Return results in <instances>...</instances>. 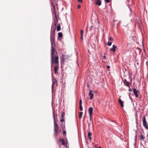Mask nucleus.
Returning <instances> with one entry per match:
<instances>
[{
	"mask_svg": "<svg viewBox=\"0 0 148 148\" xmlns=\"http://www.w3.org/2000/svg\"><path fill=\"white\" fill-rule=\"evenodd\" d=\"M54 121V134L55 136H57L59 134V130L58 128V125L55 122V119L54 115L53 116Z\"/></svg>",
	"mask_w": 148,
	"mask_h": 148,
	"instance_id": "obj_1",
	"label": "nucleus"
},
{
	"mask_svg": "<svg viewBox=\"0 0 148 148\" xmlns=\"http://www.w3.org/2000/svg\"><path fill=\"white\" fill-rule=\"evenodd\" d=\"M57 54L51 55V64L53 63L55 65L59 64L58 57Z\"/></svg>",
	"mask_w": 148,
	"mask_h": 148,
	"instance_id": "obj_2",
	"label": "nucleus"
},
{
	"mask_svg": "<svg viewBox=\"0 0 148 148\" xmlns=\"http://www.w3.org/2000/svg\"><path fill=\"white\" fill-rule=\"evenodd\" d=\"M58 22V18L57 16V15L56 14H55V18L54 19V21H53V24H54V29L53 30V33H54L55 32V29H56V27L57 25V24Z\"/></svg>",
	"mask_w": 148,
	"mask_h": 148,
	"instance_id": "obj_3",
	"label": "nucleus"
},
{
	"mask_svg": "<svg viewBox=\"0 0 148 148\" xmlns=\"http://www.w3.org/2000/svg\"><path fill=\"white\" fill-rule=\"evenodd\" d=\"M143 126L147 129H148V126L147 125V122L146 120L145 116H144L143 119Z\"/></svg>",
	"mask_w": 148,
	"mask_h": 148,
	"instance_id": "obj_4",
	"label": "nucleus"
},
{
	"mask_svg": "<svg viewBox=\"0 0 148 148\" xmlns=\"http://www.w3.org/2000/svg\"><path fill=\"white\" fill-rule=\"evenodd\" d=\"M54 34L55 32L53 33V32H51L50 36V40L52 45V42H53V43H54Z\"/></svg>",
	"mask_w": 148,
	"mask_h": 148,
	"instance_id": "obj_5",
	"label": "nucleus"
},
{
	"mask_svg": "<svg viewBox=\"0 0 148 148\" xmlns=\"http://www.w3.org/2000/svg\"><path fill=\"white\" fill-rule=\"evenodd\" d=\"M133 93L136 97L137 98L138 97V93L139 92V91L138 90H136L135 88H134L133 89Z\"/></svg>",
	"mask_w": 148,
	"mask_h": 148,
	"instance_id": "obj_6",
	"label": "nucleus"
},
{
	"mask_svg": "<svg viewBox=\"0 0 148 148\" xmlns=\"http://www.w3.org/2000/svg\"><path fill=\"white\" fill-rule=\"evenodd\" d=\"M57 52L56 51L54 47L52 45L51 49V55L57 54Z\"/></svg>",
	"mask_w": 148,
	"mask_h": 148,
	"instance_id": "obj_7",
	"label": "nucleus"
},
{
	"mask_svg": "<svg viewBox=\"0 0 148 148\" xmlns=\"http://www.w3.org/2000/svg\"><path fill=\"white\" fill-rule=\"evenodd\" d=\"M93 111V108L92 107H90L88 110V112L89 114L90 119L91 120L92 115V112Z\"/></svg>",
	"mask_w": 148,
	"mask_h": 148,
	"instance_id": "obj_8",
	"label": "nucleus"
},
{
	"mask_svg": "<svg viewBox=\"0 0 148 148\" xmlns=\"http://www.w3.org/2000/svg\"><path fill=\"white\" fill-rule=\"evenodd\" d=\"M55 65V66L54 68V71L55 74H57L58 73V71L59 64H56Z\"/></svg>",
	"mask_w": 148,
	"mask_h": 148,
	"instance_id": "obj_9",
	"label": "nucleus"
},
{
	"mask_svg": "<svg viewBox=\"0 0 148 148\" xmlns=\"http://www.w3.org/2000/svg\"><path fill=\"white\" fill-rule=\"evenodd\" d=\"M89 95L90 97V99H92L93 98L94 94L92 93L91 90H90L89 93Z\"/></svg>",
	"mask_w": 148,
	"mask_h": 148,
	"instance_id": "obj_10",
	"label": "nucleus"
},
{
	"mask_svg": "<svg viewBox=\"0 0 148 148\" xmlns=\"http://www.w3.org/2000/svg\"><path fill=\"white\" fill-rule=\"evenodd\" d=\"M116 45H113L112 46V47L110 49V51H112L114 52L116 51Z\"/></svg>",
	"mask_w": 148,
	"mask_h": 148,
	"instance_id": "obj_11",
	"label": "nucleus"
},
{
	"mask_svg": "<svg viewBox=\"0 0 148 148\" xmlns=\"http://www.w3.org/2000/svg\"><path fill=\"white\" fill-rule=\"evenodd\" d=\"M123 82L125 85L127 86L129 88L130 87L129 86V83L127 81L126 79H125L123 81Z\"/></svg>",
	"mask_w": 148,
	"mask_h": 148,
	"instance_id": "obj_12",
	"label": "nucleus"
},
{
	"mask_svg": "<svg viewBox=\"0 0 148 148\" xmlns=\"http://www.w3.org/2000/svg\"><path fill=\"white\" fill-rule=\"evenodd\" d=\"M121 106L123 108V102L121 100V99H119L118 100Z\"/></svg>",
	"mask_w": 148,
	"mask_h": 148,
	"instance_id": "obj_13",
	"label": "nucleus"
},
{
	"mask_svg": "<svg viewBox=\"0 0 148 148\" xmlns=\"http://www.w3.org/2000/svg\"><path fill=\"white\" fill-rule=\"evenodd\" d=\"M59 141L61 143L62 145H66L64 143V139H60Z\"/></svg>",
	"mask_w": 148,
	"mask_h": 148,
	"instance_id": "obj_14",
	"label": "nucleus"
},
{
	"mask_svg": "<svg viewBox=\"0 0 148 148\" xmlns=\"http://www.w3.org/2000/svg\"><path fill=\"white\" fill-rule=\"evenodd\" d=\"M51 4L53 8L55 14L56 13V12H55L56 8H55V5H54V3H53V2H51Z\"/></svg>",
	"mask_w": 148,
	"mask_h": 148,
	"instance_id": "obj_15",
	"label": "nucleus"
},
{
	"mask_svg": "<svg viewBox=\"0 0 148 148\" xmlns=\"http://www.w3.org/2000/svg\"><path fill=\"white\" fill-rule=\"evenodd\" d=\"M95 3L97 5L100 6L101 4V2L100 0H97Z\"/></svg>",
	"mask_w": 148,
	"mask_h": 148,
	"instance_id": "obj_16",
	"label": "nucleus"
},
{
	"mask_svg": "<svg viewBox=\"0 0 148 148\" xmlns=\"http://www.w3.org/2000/svg\"><path fill=\"white\" fill-rule=\"evenodd\" d=\"M61 29V27L60 24H58L57 27V30L58 31H60Z\"/></svg>",
	"mask_w": 148,
	"mask_h": 148,
	"instance_id": "obj_17",
	"label": "nucleus"
},
{
	"mask_svg": "<svg viewBox=\"0 0 148 148\" xmlns=\"http://www.w3.org/2000/svg\"><path fill=\"white\" fill-rule=\"evenodd\" d=\"M92 135V133L90 132H88V137L90 140L92 139V138L91 137V136Z\"/></svg>",
	"mask_w": 148,
	"mask_h": 148,
	"instance_id": "obj_18",
	"label": "nucleus"
},
{
	"mask_svg": "<svg viewBox=\"0 0 148 148\" xmlns=\"http://www.w3.org/2000/svg\"><path fill=\"white\" fill-rule=\"evenodd\" d=\"M145 138V137L144 136H143V135L142 134H141L140 135V140H142V141L144 140Z\"/></svg>",
	"mask_w": 148,
	"mask_h": 148,
	"instance_id": "obj_19",
	"label": "nucleus"
},
{
	"mask_svg": "<svg viewBox=\"0 0 148 148\" xmlns=\"http://www.w3.org/2000/svg\"><path fill=\"white\" fill-rule=\"evenodd\" d=\"M57 82V81L56 80H55L53 81V82L52 84V88L53 89L54 87V84Z\"/></svg>",
	"mask_w": 148,
	"mask_h": 148,
	"instance_id": "obj_20",
	"label": "nucleus"
},
{
	"mask_svg": "<svg viewBox=\"0 0 148 148\" xmlns=\"http://www.w3.org/2000/svg\"><path fill=\"white\" fill-rule=\"evenodd\" d=\"M83 114V112H80L79 113V119H81L82 117V115Z\"/></svg>",
	"mask_w": 148,
	"mask_h": 148,
	"instance_id": "obj_21",
	"label": "nucleus"
},
{
	"mask_svg": "<svg viewBox=\"0 0 148 148\" xmlns=\"http://www.w3.org/2000/svg\"><path fill=\"white\" fill-rule=\"evenodd\" d=\"M59 38H61L62 36V34L61 32H59L58 33Z\"/></svg>",
	"mask_w": 148,
	"mask_h": 148,
	"instance_id": "obj_22",
	"label": "nucleus"
},
{
	"mask_svg": "<svg viewBox=\"0 0 148 148\" xmlns=\"http://www.w3.org/2000/svg\"><path fill=\"white\" fill-rule=\"evenodd\" d=\"M79 109L81 111H82L83 110V108L82 105L79 106Z\"/></svg>",
	"mask_w": 148,
	"mask_h": 148,
	"instance_id": "obj_23",
	"label": "nucleus"
},
{
	"mask_svg": "<svg viewBox=\"0 0 148 148\" xmlns=\"http://www.w3.org/2000/svg\"><path fill=\"white\" fill-rule=\"evenodd\" d=\"M112 45V42H108L107 43V45L108 46H110Z\"/></svg>",
	"mask_w": 148,
	"mask_h": 148,
	"instance_id": "obj_24",
	"label": "nucleus"
},
{
	"mask_svg": "<svg viewBox=\"0 0 148 148\" xmlns=\"http://www.w3.org/2000/svg\"><path fill=\"white\" fill-rule=\"evenodd\" d=\"M84 31L82 30H81L80 31V34L81 36H83Z\"/></svg>",
	"mask_w": 148,
	"mask_h": 148,
	"instance_id": "obj_25",
	"label": "nucleus"
},
{
	"mask_svg": "<svg viewBox=\"0 0 148 148\" xmlns=\"http://www.w3.org/2000/svg\"><path fill=\"white\" fill-rule=\"evenodd\" d=\"M65 114L64 112H63L62 113V117L64 118V117Z\"/></svg>",
	"mask_w": 148,
	"mask_h": 148,
	"instance_id": "obj_26",
	"label": "nucleus"
},
{
	"mask_svg": "<svg viewBox=\"0 0 148 148\" xmlns=\"http://www.w3.org/2000/svg\"><path fill=\"white\" fill-rule=\"evenodd\" d=\"M109 40H110V41H113L114 40V39L112 37H110L109 38Z\"/></svg>",
	"mask_w": 148,
	"mask_h": 148,
	"instance_id": "obj_27",
	"label": "nucleus"
},
{
	"mask_svg": "<svg viewBox=\"0 0 148 148\" xmlns=\"http://www.w3.org/2000/svg\"><path fill=\"white\" fill-rule=\"evenodd\" d=\"M82 100L81 99H80L79 100V106L82 105Z\"/></svg>",
	"mask_w": 148,
	"mask_h": 148,
	"instance_id": "obj_28",
	"label": "nucleus"
},
{
	"mask_svg": "<svg viewBox=\"0 0 148 148\" xmlns=\"http://www.w3.org/2000/svg\"><path fill=\"white\" fill-rule=\"evenodd\" d=\"M60 121L61 122H63L64 121V118H62V119H61Z\"/></svg>",
	"mask_w": 148,
	"mask_h": 148,
	"instance_id": "obj_29",
	"label": "nucleus"
},
{
	"mask_svg": "<svg viewBox=\"0 0 148 148\" xmlns=\"http://www.w3.org/2000/svg\"><path fill=\"white\" fill-rule=\"evenodd\" d=\"M63 133L64 134H66V132L65 131H63Z\"/></svg>",
	"mask_w": 148,
	"mask_h": 148,
	"instance_id": "obj_30",
	"label": "nucleus"
},
{
	"mask_svg": "<svg viewBox=\"0 0 148 148\" xmlns=\"http://www.w3.org/2000/svg\"><path fill=\"white\" fill-rule=\"evenodd\" d=\"M105 1L108 3H109L110 2L109 0H105Z\"/></svg>",
	"mask_w": 148,
	"mask_h": 148,
	"instance_id": "obj_31",
	"label": "nucleus"
},
{
	"mask_svg": "<svg viewBox=\"0 0 148 148\" xmlns=\"http://www.w3.org/2000/svg\"><path fill=\"white\" fill-rule=\"evenodd\" d=\"M93 27V26H91L90 27V31H91V30H92Z\"/></svg>",
	"mask_w": 148,
	"mask_h": 148,
	"instance_id": "obj_32",
	"label": "nucleus"
},
{
	"mask_svg": "<svg viewBox=\"0 0 148 148\" xmlns=\"http://www.w3.org/2000/svg\"><path fill=\"white\" fill-rule=\"evenodd\" d=\"M78 2H80L82 3V0H78Z\"/></svg>",
	"mask_w": 148,
	"mask_h": 148,
	"instance_id": "obj_33",
	"label": "nucleus"
},
{
	"mask_svg": "<svg viewBox=\"0 0 148 148\" xmlns=\"http://www.w3.org/2000/svg\"><path fill=\"white\" fill-rule=\"evenodd\" d=\"M81 7V5H78L77 8L78 9L79 8Z\"/></svg>",
	"mask_w": 148,
	"mask_h": 148,
	"instance_id": "obj_34",
	"label": "nucleus"
},
{
	"mask_svg": "<svg viewBox=\"0 0 148 148\" xmlns=\"http://www.w3.org/2000/svg\"><path fill=\"white\" fill-rule=\"evenodd\" d=\"M128 90H129V92H131V91H132V89H131V88H130Z\"/></svg>",
	"mask_w": 148,
	"mask_h": 148,
	"instance_id": "obj_35",
	"label": "nucleus"
},
{
	"mask_svg": "<svg viewBox=\"0 0 148 148\" xmlns=\"http://www.w3.org/2000/svg\"><path fill=\"white\" fill-rule=\"evenodd\" d=\"M110 66H107V68L108 69H109V68H110Z\"/></svg>",
	"mask_w": 148,
	"mask_h": 148,
	"instance_id": "obj_36",
	"label": "nucleus"
},
{
	"mask_svg": "<svg viewBox=\"0 0 148 148\" xmlns=\"http://www.w3.org/2000/svg\"><path fill=\"white\" fill-rule=\"evenodd\" d=\"M83 36H81V40H83Z\"/></svg>",
	"mask_w": 148,
	"mask_h": 148,
	"instance_id": "obj_37",
	"label": "nucleus"
},
{
	"mask_svg": "<svg viewBox=\"0 0 148 148\" xmlns=\"http://www.w3.org/2000/svg\"><path fill=\"white\" fill-rule=\"evenodd\" d=\"M103 58H106V56H105V55H104V56H103Z\"/></svg>",
	"mask_w": 148,
	"mask_h": 148,
	"instance_id": "obj_38",
	"label": "nucleus"
},
{
	"mask_svg": "<svg viewBox=\"0 0 148 148\" xmlns=\"http://www.w3.org/2000/svg\"><path fill=\"white\" fill-rule=\"evenodd\" d=\"M51 2H53V0H50Z\"/></svg>",
	"mask_w": 148,
	"mask_h": 148,
	"instance_id": "obj_39",
	"label": "nucleus"
},
{
	"mask_svg": "<svg viewBox=\"0 0 148 148\" xmlns=\"http://www.w3.org/2000/svg\"><path fill=\"white\" fill-rule=\"evenodd\" d=\"M96 148H98V147H96Z\"/></svg>",
	"mask_w": 148,
	"mask_h": 148,
	"instance_id": "obj_40",
	"label": "nucleus"
}]
</instances>
